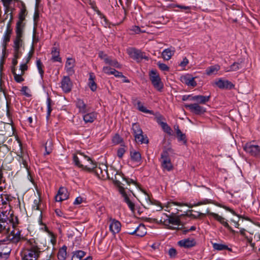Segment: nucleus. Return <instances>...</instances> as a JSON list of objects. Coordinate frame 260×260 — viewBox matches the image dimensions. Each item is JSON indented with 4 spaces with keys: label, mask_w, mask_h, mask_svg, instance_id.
I'll use <instances>...</instances> for the list:
<instances>
[{
    "label": "nucleus",
    "mask_w": 260,
    "mask_h": 260,
    "mask_svg": "<svg viewBox=\"0 0 260 260\" xmlns=\"http://www.w3.org/2000/svg\"><path fill=\"white\" fill-rule=\"evenodd\" d=\"M174 50H172L171 48H167L162 52L161 55L165 60H169L174 55Z\"/></svg>",
    "instance_id": "31"
},
{
    "label": "nucleus",
    "mask_w": 260,
    "mask_h": 260,
    "mask_svg": "<svg viewBox=\"0 0 260 260\" xmlns=\"http://www.w3.org/2000/svg\"><path fill=\"white\" fill-rule=\"evenodd\" d=\"M127 53L130 57L139 62L143 58H147L141 50L137 49L134 48H131L127 50Z\"/></svg>",
    "instance_id": "11"
},
{
    "label": "nucleus",
    "mask_w": 260,
    "mask_h": 260,
    "mask_svg": "<svg viewBox=\"0 0 260 260\" xmlns=\"http://www.w3.org/2000/svg\"><path fill=\"white\" fill-rule=\"evenodd\" d=\"M132 102L134 105H137V109L141 112L149 113L150 114H153V111L149 110L146 109L141 103V102L137 99L136 98H133L132 99Z\"/></svg>",
    "instance_id": "21"
},
{
    "label": "nucleus",
    "mask_w": 260,
    "mask_h": 260,
    "mask_svg": "<svg viewBox=\"0 0 260 260\" xmlns=\"http://www.w3.org/2000/svg\"><path fill=\"white\" fill-rule=\"evenodd\" d=\"M149 78L154 87L159 91H161L164 84L157 71L152 70L149 72Z\"/></svg>",
    "instance_id": "7"
},
{
    "label": "nucleus",
    "mask_w": 260,
    "mask_h": 260,
    "mask_svg": "<svg viewBox=\"0 0 260 260\" xmlns=\"http://www.w3.org/2000/svg\"><path fill=\"white\" fill-rule=\"evenodd\" d=\"M73 159L74 163L76 166H77L80 168L82 169V170H86L85 165H84L81 163L79 158L76 154L73 155Z\"/></svg>",
    "instance_id": "43"
},
{
    "label": "nucleus",
    "mask_w": 260,
    "mask_h": 260,
    "mask_svg": "<svg viewBox=\"0 0 260 260\" xmlns=\"http://www.w3.org/2000/svg\"><path fill=\"white\" fill-rule=\"evenodd\" d=\"M18 143L19 144V146L20 147V152H18L17 153V155L18 157V158H21V156H24L25 155H28L27 153H24L22 149V144L21 141L19 139L17 140Z\"/></svg>",
    "instance_id": "49"
},
{
    "label": "nucleus",
    "mask_w": 260,
    "mask_h": 260,
    "mask_svg": "<svg viewBox=\"0 0 260 260\" xmlns=\"http://www.w3.org/2000/svg\"><path fill=\"white\" fill-rule=\"evenodd\" d=\"M51 60L53 62H61V58L59 57V51L56 47H53L51 51Z\"/></svg>",
    "instance_id": "29"
},
{
    "label": "nucleus",
    "mask_w": 260,
    "mask_h": 260,
    "mask_svg": "<svg viewBox=\"0 0 260 260\" xmlns=\"http://www.w3.org/2000/svg\"><path fill=\"white\" fill-rule=\"evenodd\" d=\"M157 66L159 68L163 71H168L169 70V68L165 63L158 62Z\"/></svg>",
    "instance_id": "56"
},
{
    "label": "nucleus",
    "mask_w": 260,
    "mask_h": 260,
    "mask_svg": "<svg viewBox=\"0 0 260 260\" xmlns=\"http://www.w3.org/2000/svg\"><path fill=\"white\" fill-rule=\"evenodd\" d=\"M67 249L66 246L64 245L60 248L58 251L57 257L59 260H65L67 257Z\"/></svg>",
    "instance_id": "34"
},
{
    "label": "nucleus",
    "mask_w": 260,
    "mask_h": 260,
    "mask_svg": "<svg viewBox=\"0 0 260 260\" xmlns=\"http://www.w3.org/2000/svg\"><path fill=\"white\" fill-rule=\"evenodd\" d=\"M216 205L220 207H222V208H224L226 211H228L230 212L233 215H237V213L232 209L230 208V207H229L228 206H224V205H222L219 204H216Z\"/></svg>",
    "instance_id": "59"
},
{
    "label": "nucleus",
    "mask_w": 260,
    "mask_h": 260,
    "mask_svg": "<svg viewBox=\"0 0 260 260\" xmlns=\"http://www.w3.org/2000/svg\"><path fill=\"white\" fill-rule=\"evenodd\" d=\"M113 70L114 69L111 68L109 67H104L103 68V71L106 74L110 75L113 74Z\"/></svg>",
    "instance_id": "54"
},
{
    "label": "nucleus",
    "mask_w": 260,
    "mask_h": 260,
    "mask_svg": "<svg viewBox=\"0 0 260 260\" xmlns=\"http://www.w3.org/2000/svg\"><path fill=\"white\" fill-rule=\"evenodd\" d=\"M36 65L42 80L43 79L44 71L43 69L44 66L40 59H38L36 61Z\"/></svg>",
    "instance_id": "39"
},
{
    "label": "nucleus",
    "mask_w": 260,
    "mask_h": 260,
    "mask_svg": "<svg viewBox=\"0 0 260 260\" xmlns=\"http://www.w3.org/2000/svg\"><path fill=\"white\" fill-rule=\"evenodd\" d=\"M244 151L249 155L254 157L260 156V146L252 142L246 143L243 146Z\"/></svg>",
    "instance_id": "9"
},
{
    "label": "nucleus",
    "mask_w": 260,
    "mask_h": 260,
    "mask_svg": "<svg viewBox=\"0 0 260 260\" xmlns=\"http://www.w3.org/2000/svg\"><path fill=\"white\" fill-rule=\"evenodd\" d=\"M178 245L185 248H190L197 245V242L194 239L186 238L180 240L178 242Z\"/></svg>",
    "instance_id": "16"
},
{
    "label": "nucleus",
    "mask_w": 260,
    "mask_h": 260,
    "mask_svg": "<svg viewBox=\"0 0 260 260\" xmlns=\"http://www.w3.org/2000/svg\"><path fill=\"white\" fill-rule=\"evenodd\" d=\"M97 113L92 112L87 113L83 116V120L85 123H92L96 119Z\"/></svg>",
    "instance_id": "28"
},
{
    "label": "nucleus",
    "mask_w": 260,
    "mask_h": 260,
    "mask_svg": "<svg viewBox=\"0 0 260 260\" xmlns=\"http://www.w3.org/2000/svg\"><path fill=\"white\" fill-rule=\"evenodd\" d=\"M176 135L178 141H182L184 145H186L187 139L185 134L181 132L179 134Z\"/></svg>",
    "instance_id": "46"
},
{
    "label": "nucleus",
    "mask_w": 260,
    "mask_h": 260,
    "mask_svg": "<svg viewBox=\"0 0 260 260\" xmlns=\"http://www.w3.org/2000/svg\"><path fill=\"white\" fill-rule=\"evenodd\" d=\"M208 214L213 217L215 220L219 222L225 228H227L232 233L234 234L235 231L230 226L227 221H225V219L218 214L213 212H208Z\"/></svg>",
    "instance_id": "15"
},
{
    "label": "nucleus",
    "mask_w": 260,
    "mask_h": 260,
    "mask_svg": "<svg viewBox=\"0 0 260 260\" xmlns=\"http://www.w3.org/2000/svg\"><path fill=\"white\" fill-rule=\"evenodd\" d=\"M125 152V149L123 147H120L117 150V155L119 158H121Z\"/></svg>",
    "instance_id": "57"
},
{
    "label": "nucleus",
    "mask_w": 260,
    "mask_h": 260,
    "mask_svg": "<svg viewBox=\"0 0 260 260\" xmlns=\"http://www.w3.org/2000/svg\"><path fill=\"white\" fill-rule=\"evenodd\" d=\"M25 26V23L17 22L15 28L16 36L23 37Z\"/></svg>",
    "instance_id": "27"
},
{
    "label": "nucleus",
    "mask_w": 260,
    "mask_h": 260,
    "mask_svg": "<svg viewBox=\"0 0 260 260\" xmlns=\"http://www.w3.org/2000/svg\"><path fill=\"white\" fill-rule=\"evenodd\" d=\"M24 74H22V73H21L20 74H15L13 75L14 76V80L17 83H21L22 82L24 81V79L22 77V76Z\"/></svg>",
    "instance_id": "50"
},
{
    "label": "nucleus",
    "mask_w": 260,
    "mask_h": 260,
    "mask_svg": "<svg viewBox=\"0 0 260 260\" xmlns=\"http://www.w3.org/2000/svg\"><path fill=\"white\" fill-rule=\"evenodd\" d=\"M113 74H112V75H113L116 77H122L123 78H125V77L122 75V73L121 72H120L115 69L114 70H113Z\"/></svg>",
    "instance_id": "64"
},
{
    "label": "nucleus",
    "mask_w": 260,
    "mask_h": 260,
    "mask_svg": "<svg viewBox=\"0 0 260 260\" xmlns=\"http://www.w3.org/2000/svg\"><path fill=\"white\" fill-rule=\"evenodd\" d=\"M184 107L192 113L198 115H202L206 112V108L201 106L198 103L186 104Z\"/></svg>",
    "instance_id": "10"
},
{
    "label": "nucleus",
    "mask_w": 260,
    "mask_h": 260,
    "mask_svg": "<svg viewBox=\"0 0 260 260\" xmlns=\"http://www.w3.org/2000/svg\"><path fill=\"white\" fill-rule=\"evenodd\" d=\"M29 90L28 88L26 86H22L20 91L23 95H24L27 98H29L31 96V94L28 92Z\"/></svg>",
    "instance_id": "52"
},
{
    "label": "nucleus",
    "mask_w": 260,
    "mask_h": 260,
    "mask_svg": "<svg viewBox=\"0 0 260 260\" xmlns=\"http://www.w3.org/2000/svg\"><path fill=\"white\" fill-rule=\"evenodd\" d=\"M53 142L51 139H49L45 144V152L44 155L50 154L53 150Z\"/></svg>",
    "instance_id": "32"
},
{
    "label": "nucleus",
    "mask_w": 260,
    "mask_h": 260,
    "mask_svg": "<svg viewBox=\"0 0 260 260\" xmlns=\"http://www.w3.org/2000/svg\"><path fill=\"white\" fill-rule=\"evenodd\" d=\"M9 214L8 209L0 211V234H7L10 232V228L8 226Z\"/></svg>",
    "instance_id": "6"
},
{
    "label": "nucleus",
    "mask_w": 260,
    "mask_h": 260,
    "mask_svg": "<svg viewBox=\"0 0 260 260\" xmlns=\"http://www.w3.org/2000/svg\"><path fill=\"white\" fill-rule=\"evenodd\" d=\"M164 219H166V218L162 217L160 220H158L156 218L146 217L145 219V221L146 222H154V223H156L157 224H160V223L163 224V221H164Z\"/></svg>",
    "instance_id": "48"
},
{
    "label": "nucleus",
    "mask_w": 260,
    "mask_h": 260,
    "mask_svg": "<svg viewBox=\"0 0 260 260\" xmlns=\"http://www.w3.org/2000/svg\"><path fill=\"white\" fill-rule=\"evenodd\" d=\"M22 38V37L16 36L14 40V50H20L23 44Z\"/></svg>",
    "instance_id": "35"
},
{
    "label": "nucleus",
    "mask_w": 260,
    "mask_h": 260,
    "mask_svg": "<svg viewBox=\"0 0 260 260\" xmlns=\"http://www.w3.org/2000/svg\"><path fill=\"white\" fill-rule=\"evenodd\" d=\"M10 222L12 224L13 228L15 229L16 226L19 224V219L17 216H14L13 213L11 214L9 220Z\"/></svg>",
    "instance_id": "42"
},
{
    "label": "nucleus",
    "mask_w": 260,
    "mask_h": 260,
    "mask_svg": "<svg viewBox=\"0 0 260 260\" xmlns=\"http://www.w3.org/2000/svg\"><path fill=\"white\" fill-rule=\"evenodd\" d=\"M174 150L171 148H164L160 155L161 167L163 170L171 171L174 167L171 162L170 154Z\"/></svg>",
    "instance_id": "1"
},
{
    "label": "nucleus",
    "mask_w": 260,
    "mask_h": 260,
    "mask_svg": "<svg viewBox=\"0 0 260 260\" xmlns=\"http://www.w3.org/2000/svg\"><path fill=\"white\" fill-rule=\"evenodd\" d=\"M113 143L116 144H120L122 142V139L121 137L118 135V134H116L115 135V136L113 137L112 139Z\"/></svg>",
    "instance_id": "51"
},
{
    "label": "nucleus",
    "mask_w": 260,
    "mask_h": 260,
    "mask_svg": "<svg viewBox=\"0 0 260 260\" xmlns=\"http://www.w3.org/2000/svg\"><path fill=\"white\" fill-rule=\"evenodd\" d=\"M132 129L135 141L137 143L147 144L149 143V139L147 135H144L142 129L138 123H133Z\"/></svg>",
    "instance_id": "3"
},
{
    "label": "nucleus",
    "mask_w": 260,
    "mask_h": 260,
    "mask_svg": "<svg viewBox=\"0 0 260 260\" xmlns=\"http://www.w3.org/2000/svg\"><path fill=\"white\" fill-rule=\"evenodd\" d=\"M75 60L72 58H68L66 63V68L67 72L71 74L74 73L73 69L75 66Z\"/></svg>",
    "instance_id": "26"
},
{
    "label": "nucleus",
    "mask_w": 260,
    "mask_h": 260,
    "mask_svg": "<svg viewBox=\"0 0 260 260\" xmlns=\"http://www.w3.org/2000/svg\"><path fill=\"white\" fill-rule=\"evenodd\" d=\"M220 68V66L218 64L210 66L206 70V73L207 75H211L218 71Z\"/></svg>",
    "instance_id": "37"
},
{
    "label": "nucleus",
    "mask_w": 260,
    "mask_h": 260,
    "mask_svg": "<svg viewBox=\"0 0 260 260\" xmlns=\"http://www.w3.org/2000/svg\"><path fill=\"white\" fill-rule=\"evenodd\" d=\"M27 63H22L20 66V70H21V73L22 74H24L25 71H27L28 69V66L27 65Z\"/></svg>",
    "instance_id": "62"
},
{
    "label": "nucleus",
    "mask_w": 260,
    "mask_h": 260,
    "mask_svg": "<svg viewBox=\"0 0 260 260\" xmlns=\"http://www.w3.org/2000/svg\"><path fill=\"white\" fill-rule=\"evenodd\" d=\"M21 4V8L18 14V21L17 22L24 23L23 21L25 19V17L27 14L26 8L25 4L20 1Z\"/></svg>",
    "instance_id": "23"
},
{
    "label": "nucleus",
    "mask_w": 260,
    "mask_h": 260,
    "mask_svg": "<svg viewBox=\"0 0 260 260\" xmlns=\"http://www.w3.org/2000/svg\"><path fill=\"white\" fill-rule=\"evenodd\" d=\"M163 215L166 217V219H164L163 221V224H164L165 226H167L168 229L175 230L177 228L170 226V224L177 225H182L180 219L178 216H175L174 214L169 216L166 213H164Z\"/></svg>",
    "instance_id": "8"
},
{
    "label": "nucleus",
    "mask_w": 260,
    "mask_h": 260,
    "mask_svg": "<svg viewBox=\"0 0 260 260\" xmlns=\"http://www.w3.org/2000/svg\"><path fill=\"white\" fill-rule=\"evenodd\" d=\"M5 123L0 121V137H3L5 135V131L4 130Z\"/></svg>",
    "instance_id": "60"
},
{
    "label": "nucleus",
    "mask_w": 260,
    "mask_h": 260,
    "mask_svg": "<svg viewBox=\"0 0 260 260\" xmlns=\"http://www.w3.org/2000/svg\"><path fill=\"white\" fill-rule=\"evenodd\" d=\"M26 250L29 256H34V258L37 259L42 252L40 248L38 247L37 243L34 239H30L27 241Z\"/></svg>",
    "instance_id": "5"
},
{
    "label": "nucleus",
    "mask_w": 260,
    "mask_h": 260,
    "mask_svg": "<svg viewBox=\"0 0 260 260\" xmlns=\"http://www.w3.org/2000/svg\"><path fill=\"white\" fill-rule=\"evenodd\" d=\"M210 96H204L201 95H198L191 96L190 99L191 101H196L199 104H205L208 102L210 100Z\"/></svg>",
    "instance_id": "24"
},
{
    "label": "nucleus",
    "mask_w": 260,
    "mask_h": 260,
    "mask_svg": "<svg viewBox=\"0 0 260 260\" xmlns=\"http://www.w3.org/2000/svg\"><path fill=\"white\" fill-rule=\"evenodd\" d=\"M210 203H213V202L211 200L205 199L202 201H200V202H198L197 204H195L194 205H189L188 206V207L189 208H192L193 206H200L201 205L210 204Z\"/></svg>",
    "instance_id": "47"
},
{
    "label": "nucleus",
    "mask_w": 260,
    "mask_h": 260,
    "mask_svg": "<svg viewBox=\"0 0 260 260\" xmlns=\"http://www.w3.org/2000/svg\"><path fill=\"white\" fill-rule=\"evenodd\" d=\"M195 78L196 77H192L191 75L186 74L181 77V81L188 86L194 87L197 85L196 81L194 80Z\"/></svg>",
    "instance_id": "19"
},
{
    "label": "nucleus",
    "mask_w": 260,
    "mask_h": 260,
    "mask_svg": "<svg viewBox=\"0 0 260 260\" xmlns=\"http://www.w3.org/2000/svg\"><path fill=\"white\" fill-rule=\"evenodd\" d=\"M122 178H123V180H125L126 183L128 185H130V184H131V183L134 184L136 185H138L136 181H135L134 180H133L132 179H130V178L125 177L123 174H122Z\"/></svg>",
    "instance_id": "58"
},
{
    "label": "nucleus",
    "mask_w": 260,
    "mask_h": 260,
    "mask_svg": "<svg viewBox=\"0 0 260 260\" xmlns=\"http://www.w3.org/2000/svg\"><path fill=\"white\" fill-rule=\"evenodd\" d=\"M215 84L221 89L231 90L235 88V85L232 82L222 78H219L216 81Z\"/></svg>",
    "instance_id": "12"
},
{
    "label": "nucleus",
    "mask_w": 260,
    "mask_h": 260,
    "mask_svg": "<svg viewBox=\"0 0 260 260\" xmlns=\"http://www.w3.org/2000/svg\"><path fill=\"white\" fill-rule=\"evenodd\" d=\"M34 53V45H32L31 46V50L29 51V53H28V56L26 59V63H28L29 62Z\"/></svg>",
    "instance_id": "55"
},
{
    "label": "nucleus",
    "mask_w": 260,
    "mask_h": 260,
    "mask_svg": "<svg viewBox=\"0 0 260 260\" xmlns=\"http://www.w3.org/2000/svg\"><path fill=\"white\" fill-rule=\"evenodd\" d=\"M213 248L214 250L218 251H221L224 250H227L229 251L232 252V249L229 248L228 245L221 243H212Z\"/></svg>",
    "instance_id": "30"
},
{
    "label": "nucleus",
    "mask_w": 260,
    "mask_h": 260,
    "mask_svg": "<svg viewBox=\"0 0 260 260\" xmlns=\"http://www.w3.org/2000/svg\"><path fill=\"white\" fill-rule=\"evenodd\" d=\"M39 18V12L38 9V7L36 6V10L34 15V21L35 23L36 24L37 21H38Z\"/></svg>",
    "instance_id": "61"
},
{
    "label": "nucleus",
    "mask_w": 260,
    "mask_h": 260,
    "mask_svg": "<svg viewBox=\"0 0 260 260\" xmlns=\"http://www.w3.org/2000/svg\"><path fill=\"white\" fill-rule=\"evenodd\" d=\"M75 102L76 107L79 109L80 113L84 114L88 111L87 105L83 100L77 99Z\"/></svg>",
    "instance_id": "22"
},
{
    "label": "nucleus",
    "mask_w": 260,
    "mask_h": 260,
    "mask_svg": "<svg viewBox=\"0 0 260 260\" xmlns=\"http://www.w3.org/2000/svg\"><path fill=\"white\" fill-rule=\"evenodd\" d=\"M21 230H17L16 232L14 230L10 232L5 239L1 240L2 242H8L17 245L22 241L25 240V238L21 234Z\"/></svg>",
    "instance_id": "4"
},
{
    "label": "nucleus",
    "mask_w": 260,
    "mask_h": 260,
    "mask_svg": "<svg viewBox=\"0 0 260 260\" xmlns=\"http://www.w3.org/2000/svg\"><path fill=\"white\" fill-rule=\"evenodd\" d=\"M127 233L129 235H136L137 237H142L144 236L146 233V229L145 225L141 223L138 226H136L135 230L133 231H127Z\"/></svg>",
    "instance_id": "14"
},
{
    "label": "nucleus",
    "mask_w": 260,
    "mask_h": 260,
    "mask_svg": "<svg viewBox=\"0 0 260 260\" xmlns=\"http://www.w3.org/2000/svg\"><path fill=\"white\" fill-rule=\"evenodd\" d=\"M28 155H25L24 156H21V158H18V160L20 164L23 165L24 168L28 170V164L27 160L28 159Z\"/></svg>",
    "instance_id": "44"
},
{
    "label": "nucleus",
    "mask_w": 260,
    "mask_h": 260,
    "mask_svg": "<svg viewBox=\"0 0 260 260\" xmlns=\"http://www.w3.org/2000/svg\"><path fill=\"white\" fill-rule=\"evenodd\" d=\"M86 254V252L82 250H77L73 252L71 260H81Z\"/></svg>",
    "instance_id": "36"
},
{
    "label": "nucleus",
    "mask_w": 260,
    "mask_h": 260,
    "mask_svg": "<svg viewBox=\"0 0 260 260\" xmlns=\"http://www.w3.org/2000/svg\"><path fill=\"white\" fill-rule=\"evenodd\" d=\"M243 61L241 60L240 62H234L230 67V69L227 70V72H235L237 71L241 68V64Z\"/></svg>",
    "instance_id": "40"
},
{
    "label": "nucleus",
    "mask_w": 260,
    "mask_h": 260,
    "mask_svg": "<svg viewBox=\"0 0 260 260\" xmlns=\"http://www.w3.org/2000/svg\"><path fill=\"white\" fill-rule=\"evenodd\" d=\"M9 14H10V19H9L8 22L7 23V28H12L11 25H12V24L13 22V13H12V12H10L9 13Z\"/></svg>",
    "instance_id": "63"
},
{
    "label": "nucleus",
    "mask_w": 260,
    "mask_h": 260,
    "mask_svg": "<svg viewBox=\"0 0 260 260\" xmlns=\"http://www.w3.org/2000/svg\"><path fill=\"white\" fill-rule=\"evenodd\" d=\"M69 198V193L67 189L64 187H60L58 191L57 194L55 196V201L56 202H61L68 199Z\"/></svg>",
    "instance_id": "18"
},
{
    "label": "nucleus",
    "mask_w": 260,
    "mask_h": 260,
    "mask_svg": "<svg viewBox=\"0 0 260 260\" xmlns=\"http://www.w3.org/2000/svg\"><path fill=\"white\" fill-rule=\"evenodd\" d=\"M12 31H13L12 28H9L6 27V30L5 32L3 38L2 53L3 54H5L6 53L8 43L10 41V38H11V35L12 34Z\"/></svg>",
    "instance_id": "13"
},
{
    "label": "nucleus",
    "mask_w": 260,
    "mask_h": 260,
    "mask_svg": "<svg viewBox=\"0 0 260 260\" xmlns=\"http://www.w3.org/2000/svg\"><path fill=\"white\" fill-rule=\"evenodd\" d=\"M105 63L116 68H121V65L116 59H112L109 57L108 59H105Z\"/></svg>",
    "instance_id": "38"
},
{
    "label": "nucleus",
    "mask_w": 260,
    "mask_h": 260,
    "mask_svg": "<svg viewBox=\"0 0 260 260\" xmlns=\"http://www.w3.org/2000/svg\"><path fill=\"white\" fill-rule=\"evenodd\" d=\"M170 257L172 258H175L177 255V251L174 248H171L168 251Z\"/></svg>",
    "instance_id": "53"
},
{
    "label": "nucleus",
    "mask_w": 260,
    "mask_h": 260,
    "mask_svg": "<svg viewBox=\"0 0 260 260\" xmlns=\"http://www.w3.org/2000/svg\"><path fill=\"white\" fill-rule=\"evenodd\" d=\"M95 78V76L93 73H91L89 74V78L88 82V85L91 90L92 91H95L96 90L97 86L96 84L94 82V80Z\"/></svg>",
    "instance_id": "33"
},
{
    "label": "nucleus",
    "mask_w": 260,
    "mask_h": 260,
    "mask_svg": "<svg viewBox=\"0 0 260 260\" xmlns=\"http://www.w3.org/2000/svg\"><path fill=\"white\" fill-rule=\"evenodd\" d=\"M83 157L84 159H86L88 161L90 165H85L86 171L93 173L99 178H102L104 177L103 174V171L100 167H98L96 162L92 160L89 157L85 155L82 153H80Z\"/></svg>",
    "instance_id": "2"
},
{
    "label": "nucleus",
    "mask_w": 260,
    "mask_h": 260,
    "mask_svg": "<svg viewBox=\"0 0 260 260\" xmlns=\"http://www.w3.org/2000/svg\"><path fill=\"white\" fill-rule=\"evenodd\" d=\"M109 229L113 234L115 235L120 232L121 230V223L119 221L115 219H111V223L110 224Z\"/></svg>",
    "instance_id": "20"
},
{
    "label": "nucleus",
    "mask_w": 260,
    "mask_h": 260,
    "mask_svg": "<svg viewBox=\"0 0 260 260\" xmlns=\"http://www.w3.org/2000/svg\"><path fill=\"white\" fill-rule=\"evenodd\" d=\"M61 87L66 93L71 91L72 87V82L69 76L63 77L61 82Z\"/></svg>",
    "instance_id": "17"
},
{
    "label": "nucleus",
    "mask_w": 260,
    "mask_h": 260,
    "mask_svg": "<svg viewBox=\"0 0 260 260\" xmlns=\"http://www.w3.org/2000/svg\"><path fill=\"white\" fill-rule=\"evenodd\" d=\"M52 104V101L50 98H48L47 99V119H49L51 113L52 111V109L51 107Z\"/></svg>",
    "instance_id": "41"
},
{
    "label": "nucleus",
    "mask_w": 260,
    "mask_h": 260,
    "mask_svg": "<svg viewBox=\"0 0 260 260\" xmlns=\"http://www.w3.org/2000/svg\"><path fill=\"white\" fill-rule=\"evenodd\" d=\"M160 126L165 132L169 135H172V129L166 122H161Z\"/></svg>",
    "instance_id": "45"
},
{
    "label": "nucleus",
    "mask_w": 260,
    "mask_h": 260,
    "mask_svg": "<svg viewBox=\"0 0 260 260\" xmlns=\"http://www.w3.org/2000/svg\"><path fill=\"white\" fill-rule=\"evenodd\" d=\"M130 156L132 161L134 162L140 164L142 161V156L141 153L139 151L134 150L130 151Z\"/></svg>",
    "instance_id": "25"
}]
</instances>
